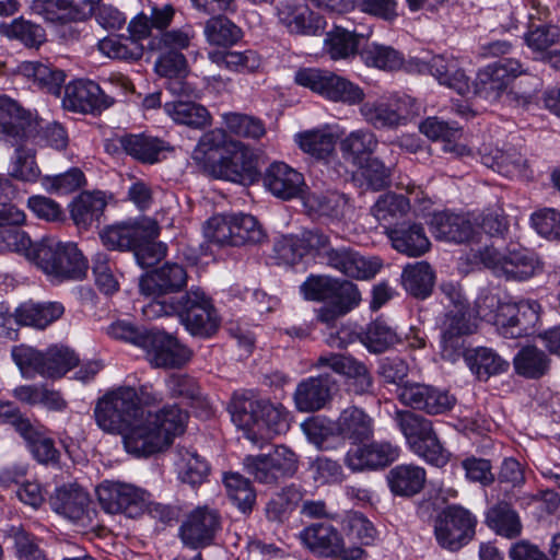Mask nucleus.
Returning a JSON list of instances; mask_svg holds the SVG:
<instances>
[{
	"mask_svg": "<svg viewBox=\"0 0 560 560\" xmlns=\"http://www.w3.org/2000/svg\"><path fill=\"white\" fill-rule=\"evenodd\" d=\"M142 313L149 319L177 316L191 336L202 339L214 336L221 325L211 296L200 287H191L178 300L149 302L142 307Z\"/></svg>",
	"mask_w": 560,
	"mask_h": 560,
	"instance_id": "f03ea898",
	"label": "nucleus"
},
{
	"mask_svg": "<svg viewBox=\"0 0 560 560\" xmlns=\"http://www.w3.org/2000/svg\"><path fill=\"white\" fill-rule=\"evenodd\" d=\"M364 34L336 26L326 34L324 47L332 60L349 59L358 52Z\"/></svg>",
	"mask_w": 560,
	"mask_h": 560,
	"instance_id": "09e8293b",
	"label": "nucleus"
},
{
	"mask_svg": "<svg viewBox=\"0 0 560 560\" xmlns=\"http://www.w3.org/2000/svg\"><path fill=\"white\" fill-rule=\"evenodd\" d=\"M142 349L153 368L179 369L192 357V351L174 336L151 328Z\"/></svg>",
	"mask_w": 560,
	"mask_h": 560,
	"instance_id": "4468645a",
	"label": "nucleus"
},
{
	"mask_svg": "<svg viewBox=\"0 0 560 560\" xmlns=\"http://www.w3.org/2000/svg\"><path fill=\"white\" fill-rule=\"evenodd\" d=\"M399 341L397 332L381 319L369 324L362 336L364 346L374 353H382Z\"/></svg>",
	"mask_w": 560,
	"mask_h": 560,
	"instance_id": "69168bd1",
	"label": "nucleus"
},
{
	"mask_svg": "<svg viewBox=\"0 0 560 560\" xmlns=\"http://www.w3.org/2000/svg\"><path fill=\"white\" fill-rule=\"evenodd\" d=\"M160 226L149 217L129 218L105 225L100 231L102 244L109 250L132 252L141 241L158 237Z\"/></svg>",
	"mask_w": 560,
	"mask_h": 560,
	"instance_id": "6e6552de",
	"label": "nucleus"
},
{
	"mask_svg": "<svg viewBox=\"0 0 560 560\" xmlns=\"http://www.w3.org/2000/svg\"><path fill=\"white\" fill-rule=\"evenodd\" d=\"M394 420L410 450L435 430L431 420L411 410L396 411Z\"/></svg>",
	"mask_w": 560,
	"mask_h": 560,
	"instance_id": "3c124183",
	"label": "nucleus"
},
{
	"mask_svg": "<svg viewBox=\"0 0 560 560\" xmlns=\"http://www.w3.org/2000/svg\"><path fill=\"white\" fill-rule=\"evenodd\" d=\"M378 145L376 136L366 129L351 131L340 142V151L346 161L354 166H362L364 161L371 159Z\"/></svg>",
	"mask_w": 560,
	"mask_h": 560,
	"instance_id": "79ce46f5",
	"label": "nucleus"
},
{
	"mask_svg": "<svg viewBox=\"0 0 560 560\" xmlns=\"http://www.w3.org/2000/svg\"><path fill=\"white\" fill-rule=\"evenodd\" d=\"M306 206L318 215L340 219L349 208V199L345 194L338 191L313 194L307 198Z\"/></svg>",
	"mask_w": 560,
	"mask_h": 560,
	"instance_id": "13d9d810",
	"label": "nucleus"
},
{
	"mask_svg": "<svg viewBox=\"0 0 560 560\" xmlns=\"http://www.w3.org/2000/svg\"><path fill=\"white\" fill-rule=\"evenodd\" d=\"M97 47L112 59L139 60L143 55L142 46L128 37L108 36L101 39Z\"/></svg>",
	"mask_w": 560,
	"mask_h": 560,
	"instance_id": "338daca9",
	"label": "nucleus"
},
{
	"mask_svg": "<svg viewBox=\"0 0 560 560\" xmlns=\"http://www.w3.org/2000/svg\"><path fill=\"white\" fill-rule=\"evenodd\" d=\"M27 260L58 281L82 280L89 268L86 258L75 243L50 238L35 243L27 254Z\"/></svg>",
	"mask_w": 560,
	"mask_h": 560,
	"instance_id": "7ed1b4c3",
	"label": "nucleus"
},
{
	"mask_svg": "<svg viewBox=\"0 0 560 560\" xmlns=\"http://www.w3.org/2000/svg\"><path fill=\"white\" fill-rule=\"evenodd\" d=\"M160 434L165 439V447L172 443L175 435L182 434L188 415L176 405L165 406L155 413L148 412Z\"/></svg>",
	"mask_w": 560,
	"mask_h": 560,
	"instance_id": "6e6d98bb",
	"label": "nucleus"
},
{
	"mask_svg": "<svg viewBox=\"0 0 560 560\" xmlns=\"http://www.w3.org/2000/svg\"><path fill=\"white\" fill-rule=\"evenodd\" d=\"M337 429L338 438L355 445L373 438L374 420L362 408L350 406L337 418Z\"/></svg>",
	"mask_w": 560,
	"mask_h": 560,
	"instance_id": "c756f323",
	"label": "nucleus"
},
{
	"mask_svg": "<svg viewBox=\"0 0 560 560\" xmlns=\"http://www.w3.org/2000/svg\"><path fill=\"white\" fill-rule=\"evenodd\" d=\"M337 381L328 373L302 380L293 394L298 410L314 412L323 409L332 397Z\"/></svg>",
	"mask_w": 560,
	"mask_h": 560,
	"instance_id": "393cba45",
	"label": "nucleus"
},
{
	"mask_svg": "<svg viewBox=\"0 0 560 560\" xmlns=\"http://www.w3.org/2000/svg\"><path fill=\"white\" fill-rule=\"evenodd\" d=\"M401 280L407 292L416 298L425 299L432 291L434 273L428 262L419 261L404 269Z\"/></svg>",
	"mask_w": 560,
	"mask_h": 560,
	"instance_id": "864d4df0",
	"label": "nucleus"
},
{
	"mask_svg": "<svg viewBox=\"0 0 560 560\" xmlns=\"http://www.w3.org/2000/svg\"><path fill=\"white\" fill-rule=\"evenodd\" d=\"M431 74L440 84L455 90L459 95L470 91L469 78L462 69L458 59L445 55L431 58Z\"/></svg>",
	"mask_w": 560,
	"mask_h": 560,
	"instance_id": "58836bf2",
	"label": "nucleus"
},
{
	"mask_svg": "<svg viewBox=\"0 0 560 560\" xmlns=\"http://www.w3.org/2000/svg\"><path fill=\"white\" fill-rule=\"evenodd\" d=\"M215 163L211 164L214 178L248 185L258 179L259 171L254 152L244 143L235 141Z\"/></svg>",
	"mask_w": 560,
	"mask_h": 560,
	"instance_id": "9b49d317",
	"label": "nucleus"
},
{
	"mask_svg": "<svg viewBox=\"0 0 560 560\" xmlns=\"http://www.w3.org/2000/svg\"><path fill=\"white\" fill-rule=\"evenodd\" d=\"M0 32L8 38L19 40L30 48H37L46 40L45 30L39 24L23 18L1 24Z\"/></svg>",
	"mask_w": 560,
	"mask_h": 560,
	"instance_id": "5fc2aeb1",
	"label": "nucleus"
},
{
	"mask_svg": "<svg viewBox=\"0 0 560 560\" xmlns=\"http://www.w3.org/2000/svg\"><path fill=\"white\" fill-rule=\"evenodd\" d=\"M264 183L273 196L283 200L301 197L306 187L303 174L283 162H275L267 168Z\"/></svg>",
	"mask_w": 560,
	"mask_h": 560,
	"instance_id": "cd10ccee",
	"label": "nucleus"
},
{
	"mask_svg": "<svg viewBox=\"0 0 560 560\" xmlns=\"http://www.w3.org/2000/svg\"><path fill=\"white\" fill-rule=\"evenodd\" d=\"M411 104L409 97H399L389 102L365 103L361 106V114L365 120L375 128H392L407 120L411 112L407 105Z\"/></svg>",
	"mask_w": 560,
	"mask_h": 560,
	"instance_id": "c85d7f7f",
	"label": "nucleus"
},
{
	"mask_svg": "<svg viewBox=\"0 0 560 560\" xmlns=\"http://www.w3.org/2000/svg\"><path fill=\"white\" fill-rule=\"evenodd\" d=\"M326 265L338 270L347 277L354 279H371L381 269L382 264L377 258H365L350 247H338L329 250Z\"/></svg>",
	"mask_w": 560,
	"mask_h": 560,
	"instance_id": "a878e982",
	"label": "nucleus"
},
{
	"mask_svg": "<svg viewBox=\"0 0 560 560\" xmlns=\"http://www.w3.org/2000/svg\"><path fill=\"white\" fill-rule=\"evenodd\" d=\"M11 357L25 378L39 375L57 380L75 368L80 361L78 354L63 345H52L46 350H38L22 343L12 348Z\"/></svg>",
	"mask_w": 560,
	"mask_h": 560,
	"instance_id": "20e7f679",
	"label": "nucleus"
},
{
	"mask_svg": "<svg viewBox=\"0 0 560 560\" xmlns=\"http://www.w3.org/2000/svg\"><path fill=\"white\" fill-rule=\"evenodd\" d=\"M300 538L311 551L322 557L341 556L343 559L360 558L361 548L347 550L337 529L327 523H316L304 528Z\"/></svg>",
	"mask_w": 560,
	"mask_h": 560,
	"instance_id": "412c9836",
	"label": "nucleus"
},
{
	"mask_svg": "<svg viewBox=\"0 0 560 560\" xmlns=\"http://www.w3.org/2000/svg\"><path fill=\"white\" fill-rule=\"evenodd\" d=\"M217 57V62L226 69L241 73L257 72L262 63L260 55L253 49L246 50H228L223 52L210 54Z\"/></svg>",
	"mask_w": 560,
	"mask_h": 560,
	"instance_id": "680f3d73",
	"label": "nucleus"
},
{
	"mask_svg": "<svg viewBox=\"0 0 560 560\" xmlns=\"http://www.w3.org/2000/svg\"><path fill=\"white\" fill-rule=\"evenodd\" d=\"M65 307L59 302L22 303L14 311L15 322L21 326L45 329L48 325L62 316Z\"/></svg>",
	"mask_w": 560,
	"mask_h": 560,
	"instance_id": "c9c22d12",
	"label": "nucleus"
},
{
	"mask_svg": "<svg viewBox=\"0 0 560 560\" xmlns=\"http://www.w3.org/2000/svg\"><path fill=\"white\" fill-rule=\"evenodd\" d=\"M392 246L410 257H419L430 249V241L420 223H401L385 232Z\"/></svg>",
	"mask_w": 560,
	"mask_h": 560,
	"instance_id": "7c9ffc66",
	"label": "nucleus"
},
{
	"mask_svg": "<svg viewBox=\"0 0 560 560\" xmlns=\"http://www.w3.org/2000/svg\"><path fill=\"white\" fill-rule=\"evenodd\" d=\"M115 103L102 86L92 80H75L65 88L63 107L83 114H101Z\"/></svg>",
	"mask_w": 560,
	"mask_h": 560,
	"instance_id": "6ab92c4d",
	"label": "nucleus"
},
{
	"mask_svg": "<svg viewBox=\"0 0 560 560\" xmlns=\"http://www.w3.org/2000/svg\"><path fill=\"white\" fill-rule=\"evenodd\" d=\"M551 360L548 354L536 346L520 349L513 360L515 372L526 378H540L550 370Z\"/></svg>",
	"mask_w": 560,
	"mask_h": 560,
	"instance_id": "8fccbe9b",
	"label": "nucleus"
},
{
	"mask_svg": "<svg viewBox=\"0 0 560 560\" xmlns=\"http://www.w3.org/2000/svg\"><path fill=\"white\" fill-rule=\"evenodd\" d=\"M221 528L219 512L209 506H197L189 512L179 527L183 544L190 549L205 548L212 544Z\"/></svg>",
	"mask_w": 560,
	"mask_h": 560,
	"instance_id": "a211bd4d",
	"label": "nucleus"
},
{
	"mask_svg": "<svg viewBox=\"0 0 560 560\" xmlns=\"http://www.w3.org/2000/svg\"><path fill=\"white\" fill-rule=\"evenodd\" d=\"M371 211L387 232L388 229L398 226V222L409 213L410 200L404 195L387 192L378 197Z\"/></svg>",
	"mask_w": 560,
	"mask_h": 560,
	"instance_id": "37998d69",
	"label": "nucleus"
},
{
	"mask_svg": "<svg viewBox=\"0 0 560 560\" xmlns=\"http://www.w3.org/2000/svg\"><path fill=\"white\" fill-rule=\"evenodd\" d=\"M481 262L498 277L512 280H526L535 275L538 262L525 248H509L501 253L493 246H486L479 252Z\"/></svg>",
	"mask_w": 560,
	"mask_h": 560,
	"instance_id": "9d476101",
	"label": "nucleus"
},
{
	"mask_svg": "<svg viewBox=\"0 0 560 560\" xmlns=\"http://www.w3.org/2000/svg\"><path fill=\"white\" fill-rule=\"evenodd\" d=\"M175 468L179 480L190 486L201 485L210 472L208 462L195 450L184 446L176 447Z\"/></svg>",
	"mask_w": 560,
	"mask_h": 560,
	"instance_id": "a19ab883",
	"label": "nucleus"
},
{
	"mask_svg": "<svg viewBox=\"0 0 560 560\" xmlns=\"http://www.w3.org/2000/svg\"><path fill=\"white\" fill-rule=\"evenodd\" d=\"M51 509L72 521L89 526L92 523L94 510L90 509L89 494L78 485H63L50 495Z\"/></svg>",
	"mask_w": 560,
	"mask_h": 560,
	"instance_id": "4be33fe9",
	"label": "nucleus"
},
{
	"mask_svg": "<svg viewBox=\"0 0 560 560\" xmlns=\"http://www.w3.org/2000/svg\"><path fill=\"white\" fill-rule=\"evenodd\" d=\"M260 417L258 442L265 436L281 434L289 429L290 415L282 405H273L264 400Z\"/></svg>",
	"mask_w": 560,
	"mask_h": 560,
	"instance_id": "0e129e2a",
	"label": "nucleus"
},
{
	"mask_svg": "<svg viewBox=\"0 0 560 560\" xmlns=\"http://www.w3.org/2000/svg\"><path fill=\"white\" fill-rule=\"evenodd\" d=\"M525 73L526 70L518 60L500 59L478 71L474 82V93L485 100L497 101L516 78Z\"/></svg>",
	"mask_w": 560,
	"mask_h": 560,
	"instance_id": "ddd939ff",
	"label": "nucleus"
},
{
	"mask_svg": "<svg viewBox=\"0 0 560 560\" xmlns=\"http://www.w3.org/2000/svg\"><path fill=\"white\" fill-rule=\"evenodd\" d=\"M477 517L458 504L444 508L434 520V536L438 544L447 550L457 551L476 534Z\"/></svg>",
	"mask_w": 560,
	"mask_h": 560,
	"instance_id": "423d86ee",
	"label": "nucleus"
},
{
	"mask_svg": "<svg viewBox=\"0 0 560 560\" xmlns=\"http://www.w3.org/2000/svg\"><path fill=\"white\" fill-rule=\"evenodd\" d=\"M430 230L436 240L458 244L468 242L474 234V226L468 219L448 212L434 213L430 221Z\"/></svg>",
	"mask_w": 560,
	"mask_h": 560,
	"instance_id": "72a5a7b5",
	"label": "nucleus"
},
{
	"mask_svg": "<svg viewBox=\"0 0 560 560\" xmlns=\"http://www.w3.org/2000/svg\"><path fill=\"white\" fill-rule=\"evenodd\" d=\"M302 151L318 160H326L335 152L336 137L326 130H311L296 136Z\"/></svg>",
	"mask_w": 560,
	"mask_h": 560,
	"instance_id": "4d7b16f0",
	"label": "nucleus"
},
{
	"mask_svg": "<svg viewBox=\"0 0 560 560\" xmlns=\"http://www.w3.org/2000/svg\"><path fill=\"white\" fill-rule=\"evenodd\" d=\"M462 357L479 381H488L491 376L504 373L509 369V362L490 348L464 349Z\"/></svg>",
	"mask_w": 560,
	"mask_h": 560,
	"instance_id": "ea45409f",
	"label": "nucleus"
},
{
	"mask_svg": "<svg viewBox=\"0 0 560 560\" xmlns=\"http://www.w3.org/2000/svg\"><path fill=\"white\" fill-rule=\"evenodd\" d=\"M187 281L188 273L183 265L166 261L139 278V291L152 298L150 302L178 300L174 294L182 292Z\"/></svg>",
	"mask_w": 560,
	"mask_h": 560,
	"instance_id": "1a4fd4ad",
	"label": "nucleus"
},
{
	"mask_svg": "<svg viewBox=\"0 0 560 560\" xmlns=\"http://www.w3.org/2000/svg\"><path fill=\"white\" fill-rule=\"evenodd\" d=\"M360 55L366 66L382 70H398L404 65V57L399 51L375 43L364 47Z\"/></svg>",
	"mask_w": 560,
	"mask_h": 560,
	"instance_id": "e2e57ef3",
	"label": "nucleus"
},
{
	"mask_svg": "<svg viewBox=\"0 0 560 560\" xmlns=\"http://www.w3.org/2000/svg\"><path fill=\"white\" fill-rule=\"evenodd\" d=\"M279 23L291 34L317 35L326 27V20L296 0H283L276 5Z\"/></svg>",
	"mask_w": 560,
	"mask_h": 560,
	"instance_id": "5701e85b",
	"label": "nucleus"
},
{
	"mask_svg": "<svg viewBox=\"0 0 560 560\" xmlns=\"http://www.w3.org/2000/svg\"><path fill=\"white\" fill-rule=\"evenodd\" d=\"M205 36L209 44L231 46L242 38V30L225 16H213L206 22Z\"/></svg>",
	"mask_w": 560,
	"mask_h": 560,
	"instance_id": "bf43d9fd",
	"label": "nucleus"
},
{
	"mask_svg": "<svg viewBox=\"0 0 560 560\" xmlns=\"http://www.w3.org/2000/svg\"><path fill=\"white\" fill-rule=\"evenodd\" d=\"M264 400L253 395L234 396L231 404L233 422L245 432V436L253 443H258L259 422L261 420Z\"/></svg>",
	"mask_w": 560,
	"mask_h": 560,
	"instance_id": "2f4dec72",
	"label": "nucleus"
},
{
	"mask_svg": "<svg viewBox=\"0 0 560 560\" xmlns=\"http://www.w3.org/2000/svg\"><path fill=\"white\" fill-rule=\"evenodd\" d=\"M264 400L253 395L234 396L231 404L233 422L245 432V436L253 443H258L259 422L261 420Z\"/></svg>",
	"mask_w": 560,
	"mask_h": 560,
	"instance_id": "473e14b6",
	"label": "nucleus"
},
{
	"mask_svg": "<svg viewBox=\"0 0 560 560\" xmlns=\"http://www.w3.org/2000/svg\"><path fill=\"white\" fill-rule=\"evenodd\" d=\"M166 114L178 125L202 129L211 125L209 110L195 102L177 100L164 105Z\"/></svg>",
	"mask_w": 560,
	"mask_h": 560,
	"instance_id": "de8ad7c7",
	"label": "nucleus"
},
{
	"mask_svg": "<svg viewBox=\"0 0 560 560\" xmlns=\"http://www.w3.org/2000/svg\"><path fill=\"white\" fill-rule=\"evenodd\" d=\"M106 205L101 191H83L70 203V217L79 229L89 230L100 221Z\"/></svg>",
	"mask_w": 560,
	"mask_h": 560,
	"instance_id": "4c0bfd02",
	"label": "nucleus"
},
{
	"mask_svg": "<svg viewBox=\"0 0 560 560\" xmlns=\"http://www.w3.org/2000/svg\"><path fill=\"white\" fill-rule=\"evenodd\" d=\"M230 499L243 512H250L256 502V492L250 481L238 472H228L223 478Z\"/></svg>",
	"mask_w": 560,
	"mask_h": 560,
	"instance_id": "052dcab7",
	"label": "nucleus"
},
{
	"mask_svg": "<svg viewBox=\"0 0 560 560\" xmlns=\"http://www.w3.org/2000/svg\"><path fill=\"white\" fill-rule=\"evenodd\" d=\"M400 448L389 442H372L350 448L345 456L346 466L352 471L375 470L395 462Z\"/></svg>",
	"mask_w": 560,
	"mask_h": 560,
	"instance_id": "b1692460",
	"label": "nucleus"
},
{
	"mask_svg": "<svg viewBox=\"0 0 560 560\" xmlns=\"http://www.w3.org/2000/svg\"><path fill=\"white\" fill-rule=\"evenodd\" d=\"M482 163L506 177H524L527 161L515 148L495 149L482 154Z\"/></svg>",
	"mask_w": 560,
	"mask_h": 560,
	"instance_id": "49530a36",
	"label": "nucleus"
},
{
	"mask_svg": "<svg viewBox=\"0 0 560 560\" xmlns=\"http://www.w3.org/2000/svg\"><path fill=\"white\" fill-rule=\"evenodd\" d=\"M398 398L406 407L429 416L445 415L456 404L448 390L423 383H405L399 387Z\"/></svg>",
	"mask_w": 560,
	"mask_h": 560,
	"instance_id": "2eb2a0df",
	"label": "nucleus"
},
{
	"mask_svg": "<svg viewBox=\"0 0 560 560\" xmlns=\"http://www.w3.org/2000/svg\"><path fill=\"white\" fill-rule=\"evenodd\" d=\"M487 524L498 535L509 539L518 537L523 528L516 511L504 502L495 504L488 511Z\"/></svg>",
	"mask_w": 560,
	"mask_h": 560,
	"instance_id": "603ef678",
	"label": "nucleus"
},
{
	"mask_svg": "<svg viewBox=\"0 0 560 560\" xmlns=\"http://www.w3.org/2000/svg\"><path fill=\"white\" fill-rule=\"evenodd\" d=\"M540 305L534 300L504 303L498 307L494 323L506 338L528 335L539 319Z\"/></svg>",
	"mask_w": 560,
	"mask_h": 560,
	"instance_id": "dca6fc26",
	"label": "nucleus"
},
{
	"mask_svg": "<svg viewBox=\"0 0 560 560\" xmlns=\"http://www.w3.org/2000/svg\"><path fill=\"white\" fill-rule=\"evenodd\" d=\"M124 151L136 160L153 164L170 147L163 140L148 135H127L119 139Z\"/></svg>",
	"mask_w": 560,
	"mask_h": 560,
	"instance_id": "a18cd8bd",
	"label": "nucleus"
},
{
	"mask_svg": "<svg viewBox=\"0 0 560 560\" xmlns=\"http://www.w3.org/2000/svg\"><path fill=\"white\" fill-rule=\"evenodd\" d=\"M527 47L538 57H545L550 48L560 43V27L552 24H542L530 27L524 34Z\"/></svg>",
	"mask_w": 560,
	"mask_h": 560,
	"instance_id": "774afa93",
	"label": "nucleus"
},
{
	"mask_svg": "<svg viewBox=\"0 0 560 560\" xmlns=\"http://www.w3.org/2000/svg\"><path fill=\"white\" fill-rule=\"evenodd\" d=\"M137 390L119 387L100 398L94 408V418L100 429L107 433H120L142 415Z\"/></svg>",
	"mask_w": 560,
	"mask_h": 560,
	"instance_id": "39448f33",
	"label": "nucleus"
},
{
	"mask_svg": "<svg viewBox=\"0 0 560 560\" xmlns=\"http://www.w3.org/2000/svg\"><path fill=\"white\" fill-rule=\"evenodd\" d=\"M37 130V118L11 97L0 98V140L15 147L8 175L15 180L42 183V172L36 161V150L24 142Z\"/></svg>",
	"mask_w": 560,
	"mask_h": 560,
	"instance_id": "f257e3e1",
	"label": "nucleus"
},
{
	"mask_svg": "<svg viewBox=\"0 0 560 560\" xmlns=\"http://www.w3.org/2000/svg\"><path fill=\"white\" fill-rule=\"evenodd\" d=\"M477 328L470 310L446 311L441 324V355L456 362L465 349V337Z\"/></svg>",
	"mask_w": 560,
	"mask_h": 560,
	"instance_id": "f3484780",
	"label": "nucleus"
},
{
	"mask_svg": "<svg viewBox=\"0 0 560 560\" xmlns=\"http://www.w3.org/2000/svg\"><path fill=\"white\" fill-rule=\"evenodd\" d=\"M102 509L109 514L140 516L148 504V492L131 483L105 481L97 488Z\"/></svg>",
	"mask_w": 560,
	"mask_h": 560,
	"instance_id": "f8f14e48",
	"label": "nucleus"
},
{
	"mask_svg": "<svg viewBox=\"0 0 560 560\" xmlns=\"http://www.w3.org/2000/svg\"><path fill=\"white\" fill-rule=\"evenodd\" d=\"M295 82L332 102L355 105L364 98V92L359 85L327 70L301 69L295 73Z\"/></svg>",
	"mask_w": 560,
	"mask_h": 560,
	"instance_id": "0eeeda50",
	"label": "nucleus"
},
{
	"mask_svg": "<svg viewBox=\"0 0 560 560\" xmlns=\"http://www.w3.org/2000/svg\"><path fill=\"white\" fill-rule=\"evenodd\" d=\"M2 415L11 422H18V429L28 440V447L34 458L42 464L56 465L59 462L60 453L55 447V443L50 438L37 434L33 431L30 422L22 419L19 409L11 402L1 406Z\"/></svg>",
	"mask_w": 560,
	"mask_h": 560,
	"instance_id": "bb28decb",
	"label": "nucleus"
},
{
	"mask_svg": "<svg viewBox=\"0 0 560 560\" xmlns=\"http://www.w3.org/2000/svg\"><path fill=\"white\" fill-rule=\"evenodd\" d=\"M149 413L137 416L131 425L119 434L122 435L125 450L137 457H147L165 447V439L151 421Z\"/></svg>",
	"mask_w": 560,
	"mask_h": 560,
	"instance_id": "aec40b11",
	"label": "nucleus"
},
{
	"mask_svg": "<svg viewBox=\"0 0 560 560\" xmlns=\"http://www.w3.org/2000/svg\"><path fill=\"white\" fill-rule=\"evenodd\" d=\"M19 71L25 78L42 90L52 95H60L66 74L62 70L40 61H24L19 66Z\"/></svg>",
	"mask_w": 560,
	"mask_h": 560,
	"instance_id": "c03bdc74",
	"label": "nucleus"
},
{
	"mask_svg": "<svg viewBox=\"0 0 560 560\" xmlns=\"http://www.w3.org/2000/svg\"><path fill=\"white\" fill-rule=\"evenodd\" d=\"M386 479L394 495L410 498L424 488L427 472L421 466L400 464L388 471Z\"/></svg>",
	"mask_w": 560,
	"mask_h": 560,
	"instance_id": "f704fd0d",
	"label": "nucleus"
},
{
	"mask_svg": "<svg viewBox=\"0 0 560 560\" xmlns=\"http://www.w3.org/2000/svg\"><path fill=\"white\" fill-rule=\"evenodd\" d=\"M235 141L230 139L223 129L209 130L200 137L191 153V159L211 173V164L215 163L222 154H225L230 149V143Z\"/></svg>",
	"mask_w": 560,
	"mask_h": 560,
	"instance_id": "e433bc0d",
	"label": "nucleus"
}]
</instances>
